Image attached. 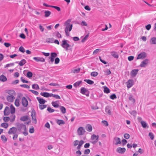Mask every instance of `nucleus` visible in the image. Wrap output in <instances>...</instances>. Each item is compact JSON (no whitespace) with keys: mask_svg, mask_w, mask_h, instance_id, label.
Segmentation results:
<instances>
[{"mask_svg":"<svg viewBox=\"0 0 156 156\" xmlns=\"http://www.w3.org/2000/svg\"><path fill=\"white\" fill-rule=\"evenodd\" d=\"M1 138L3 141H4L5 142H6L7 140V139L4 135H2L1 136Z\"/></svg>","mask_w":156,"mask_h":156,"instance_id":"49","label":"nucleus"},{"mask_svg":"<svg viewBox=\"0 0 156 156\" xmlns=\"http://www.w3.org/2000/svg\"><path fill=\"white\" fill-rule=\"evenodd\" d=\"M149 63V60L148 59H146L141 62L140 66L141 67H146Z\"/></svg>","mask_w":156,"mask_h":156,"instance_id":"13","label":"nucleus"},{"mask_svg":"<svg viewBox=\"0 0 156 156\" xmlns=\"http://www.w3.org/2000/svg\"><path fill=\"white\" fill-rule=\"evenodd\" d=\"M19 51L22 52V53H24L25 52V49L23 47L21 46L19 48Z\"/></svg>","mask_w":156,"mask_h":156,"instance_id":"59","label":"nucleus"},{"mask_svg":"<svg viewBox=\"0 0 156 156\" xmlns=\"http://www.w3.org/2000/svg\"><path fill=\"white\" fill-rule=\"evenodd\" d=\"M39 28L41 32H43L44 30V28L40 24L39 26Z\"/></svg>","mask_w":156,"mask_h":156,"instance_id":"50","label":"nucleus"},{"mask_svg":"<svg viewBox=\"0 0 156 156\" xmlns=\"http://www.w3.org/2000/svg\"><path fill=\"white\" fill-rule=\"evenodd\" d=\"M26 63V61L24 59H23L20 62L19 64L20 66H22Z\"/></svg>","mask_w":156,"mask_h":156,"instance_id":"32","label":"nucleus"},{"mask_svg":"<svg viewBox=\"0 0 156 156\" xmlns=\"http://www.w3.org/2000/svg\"><path fill=\"white\" fill-rule=\"evenodd\" d=\"M27 75L28 77L30 78L33 75V74L31 72H28L27 73Z\"/></svg>","mask_w":156,"mask_h":156,"instance_id":"52","label":"nucleus"},{"mask_svg":"<svg viewBox=\"0 0 156 156\" xmlns=\"http://www.w3.org/2000/svg\"><path fill=\"white\" fill-rule=\"evenodd\" d=\"M138 69H133L131 70L130 72V75L132 77H135L137 75L138 71Z\"/></svg>","mask_w":156,"mask_h":156,"instance_id":"14","label":"nucleus"},{"mask_svg":"<svg viewBox=\"0 0 156 156\" xmlns=\"http://www.w3.org/2000/svg\"><path fill=\"white\" fill-rule=\"evenodd\" d=\"M28 119V118L27 116H23L21 117L20 120L23 121H25L27 120Z\"/></svg>","mask_w":156,"mask_h":156,"instance_id":"42","label":"nucleus"},{"mask_svg":"<svg viewBox=\"0 0 156 156\" xmlns=\"http://www.w3.org/2000/svg\"><path fill=\"white\" fill-rule=\"evenodd\" d=\"M33 59L37 62H43L45 61V59L43 57H34Z\"/></svg>","mask_w":156,"mask_h":156,"instance_id":"15","label":"nucleus"},{"mask_svg":"<svg viewBox=\"0 0 156 156\" xmlns=\"http://www.w3.org/2000/svg\"><path fill=\"white\" fill-rule=\"evenodd\" d=\"M150 42L151 44H156V37L151 38L150 40Z\"/></svg>","mask_w":156,"mask_h":156,"instance_id":"22","label":"nucleus"},{"mask_svg":"<svg viewBox=\"0 0 156 156\" xmlns=\"http://www.w3.org/2000/svg\"><path fill=\"white\" fill-rule=\"evenodd\" d=\"M129 100L131 101V102L133 103L135 102V100L134 98H133V95H130L129 97Z\"/></svg>","mask_w":156,"mask_h":156,"instance_id":"39","label":"nucleus"},{"mask_svg":"<svg viewBox=\"0 0 156 156\" xmlns=\"http://www.w3.org/2000/svg\"><path fill=\"white\" fill-rule=\"evenodd\" d=\"M111 55L114 58H118L119 57V56L118 54L115 51H113L111 53Z\"/></svg>","mask_w":156,"mask_h":156,"instance_id":"27","label":"nucleus"},{"mask_svg":"<svg viewBox=\"0 0 156 156\" xmlns=\"http://www.w3.org/2000/svg\"><path fill=\"white\" fill-rule=\"evenodd\" d=\"M32 88L35 90H38L39 89V87L37 84H34L32 85Z\"/></svg>","mask_w":156,"mask_h":156,"instance_id":"38","label":"nucleus"},{"mask_svg":"<svg viewBox=\"0 0 156 156\" xmlns=\"http://www.w3.org/2000/svg\"><path fill=\"white\" fill-rule=\"evenodd\" d=\"M16 116L14 115H12L11 116H10V121L11 122H13L15 119Z\"/></svg>","mask_w":156,"mask_h":156,"instance_id":"47","label":"nucleus"},{"mask_svg":"<svg viewBox=\"0 0 156 156\" xmlns=\"http://www.w3.org/2000/svg\"><path fill=\"white\" fill-rule=\"evenodd\" d=\"M18 130L20 131H22L23 130L26 129V126L23 124H20L18 126Z\"/></svg>","mask_w":156,"mask_h":156,"instance_id":"17","label":"nucleus"},{"mask_svg":"<svg viewBox=\"0 0 156 156\" xmlns=\"http://www.w3.org/2000/svg\"><path fill=\"white\" fill-rule=\"evenodd\" d=\"M68 41L64 39L62 41L61 45L66 51H67L68 50L72 51L73 46H71L70 45L68 44Z\"/></svg>","mask_w":156,"mask_h":156,"instance_id":"3","label":"nucleus"},{"mask_svg":"<svg viewBox=\"0 0 156 156\" xmlns=\"http://www.w3.org/2000/svg\"><path fill=\"white\" fill-rule=\"evenodd\" d=\"M31 115L32 118V120L34 121L35 123H36L37 121L36 119V113L34 110H33L32 111Z\"/></svg>","mask_w":156,"mask_h":156,"instance_id":"12","label":"nucleus"},{"mask_svg":"<svg viewBox=\"0 0 156 156\" xmlns=\"http://www.w3.org/2000/svg\"><path fill=\"white\" fill-rule=\"evenodd\" d=\"M80 69L79 68L75 69L72 70V72L74 73H77L80 71Z\"/></svg>","mask_w":156,"mask_h":156,"instance_id":"40","label":"nucleus"},{"mask_svg":"<svg viewBox=\"0 0 156 156\" xmlns=\"http://www.w3.org/2000/svg\"><path fill=\"white\" fill-rule=\"evenodd\" d=\"M51 105L55 108H58L59 107V102L58 101L52 102Z\"/></svg>","mask_w":156,"mask_h":156,"instance_id":"23","label":"nucleus"},{"mask_svg":"<svg viewBox=\"0 0 156 156\" xmlns=\"http://www.w3.org/2000/svg\"><path fill=\"white\" fill-rule=\"evenodd\" d=\"M80 92L82 94L86 95L87 97L89 96V91L84 87H82L81 88Z\"/></svg>","mask_w":156,"mask_h":156,"instance_id":"7","label":"nucleus"},{"mask_svg":"<svg viewBox=\"0 0 156 156\" xmlns=\"http://www.w3.org/2000/svg\"><path fill=\"white\" fill-rule=\"evenodd\" d=\"M14 65V63H13L7 64L5 66V68H7L10 66H11Z\"/></svg>","mask_w":156,"mask_h":156,"instance_id":"58","label":"nucleus"},{"mask_svg":"<svg viewBox=\"0 0 156 156\" xmlns=\"http://www.w3.org/2000/svg\"><path fill=\"white\" fill-rule=\"evenodd\" d=\"M105 75H109L111 73V72L109 69H108L105 71Z\"/></svg>","mask_w":156,"mask_h":156,"instance_id":"56","label":"nucleus"},{"mask_svg":"<svg viewBox=\"0 0 156 156\" xmlns=\"http://www.w3.org/2000/svg\"><path fill=\"white\" fill-rule=\"evenodd\" d=\"M99 137L98 135H96L94 134L92 135L91 136V140L93 141L91 142V143L94 144H96L98 141Z\"/></svg>","mask_w":156,"mask_h":156,"instance_id":"6","label":"nucleus"},{"mask_svg":"<svg viewBox=\"0 0 156 156\" xmlns=\"http://www.w3.org/2000/svg\"><path fill=\"white\" fill-rule=\"evenodd\" d=\"M101 122L106 126H108V124L106 121L103 120Z\"/></svg>","mask_w":156,"mask_h":156,"instance_id":"61","label":"nucleus"},{"mask_svg":"<svg viewBox=\"0 0 156 156\" xmlns=\"http://www.w3.org/2000/svg\"><path fill=\"white\" fill-rule=\"evenodd\" d=\"M127 87L129 88L131 87L134 84L133 80L132 79L129 80L126 82Z\"/></svg>","mask_w":156,"mask_h":156,"instance_id":"16","label":"nucleus"},{"mask_svg":"<svg viewBox=\"0 0 156 156\" xmlns=\"http://www.w3.org/2000/svg\"><path fill=\"white\" fill-rule=\"evenodd\" d=\"M105 112L109 115H110L111 114V112L110 110V107L109 106H107L105 108Z\"/></svg>","mask_w":156,"mask_h":156,"instance_id":"24","label":"nucleus"},{"mask_svg":"<svg viewBox=\"0 0 156 156\" xmlns=\"http://www.w3.org/2000/svg\"><path fill=\"white\" fill-rule=\"evenodd\" d=\"M1 126L2 127L5 128H8V124L7 123H2L1 124Z\"/></svg>","mask_w":156,"mask_h":156,"instance_id":"46","label":"nucleus"},{"mask_svg":"<svg viewBox=\"0 0 156 156\" xmlns=\"http://www.w3.org/2000/svg\"><path fill=\"white\" fill-rule=\"evenodd\" d=\"M37 99L40 104H44L47 102L44 99L39 97H37Z\"/></svg>","mask_w":156,"mask_h":156,"instance_id":"19","label":"nucleus"},{"mask_svg":"<svg viewBox=\"0 0 156 156\" xmlns=\"http://www.w3.org/2000/svg\"><path fill=\"white\" fill-rule=\"evenodd\" d=\"M114 139V142H115V144L117 145L121 144V140L119 138L115 137Z\"/></svg>","mask_w":156,"mask_h":156,"instance_id":"20","label":"nucleus"},{"mask_svg":"<svg viewBox=\"0 0 156 156\" xmlns=\"http://www.w3.org/2000/svg\"><path fill=\"white\" fill-rule=\"evenodd\" d=\"M82 82L81 81H77L75 83H74L73 86L75 87H78L80 86V84H81Z\"/></svg>","mask_w":156,"mask_h":156,"instance_id":"31","label":"nucleus"},{"mask_svg":"<svg viewBox=\"0 0 156 156\" xmlns=\"http://www.w3.org/2000/svg\"><path fill=\"white\" fill-rule=\"evenodd\" d=\"M59 107L61 112L63 114H65L66 113V108L64 106H60Z\"/></svg>","mask_w":156,"mask_h":156,"instance_id":"29","label":"nucleus"},{"mask_svg":"<svg viewBox=\"0 0 156 156\" xmlns=\"http://www.w3.org/2000/svg\"><path fill=\"white\" fill-rule=\"evenodd\" d=\"M57 123L59 125L61 124H64L65 123V122L62 120H57L56 121Z\"/></svg>","mask_w":156,"mask_h":156,"instance_id":"33","label":"nucleus"},{"mask_svg":"<svg viewBox=\"0 0 156 156\" xmlns=\"http://www.w3.org/2000/svg\"><path fill=\"white\" fill-rule=\"evenodd\" d=\"M49 85L50 86H57V87H59V85L57 83H51L49 84Z\"/></svg>","mask_w":156,"mask_h":156,"instance_id":"57","label":"nucleus"},{"mask_svg":"<svg viewBox=\"0 0 156 156\" xmlns=\"http://www.w3.org/2000/svg\"><path fill=\"white\" fill-rule=\"evenodd\" d=\"M98 73L97 72H93L90 73V75L92 76L95 77L98 75Z\"/></svg>","mask_w":156,"mask_h":156,"instance_id":"44","label":"nucleus"},{"mask_svg":"<svg viewBox=\"0 0 156 156\" xmlns=\"http://www.w3.org/2000/svg\"><path fill=\"white\" fill-rule=\"evenodd\" d=\"M84 81L86 82L87 83L90 84H92L94 83L93 81L90 80H84Z\"/></svg>","mask_w":156,"mask_h":156,"instance_id":"36","label":"nucleus"},{"mask_svg":"<svg viewBox=\"0 0 156 156\" xmlns=\"http://www.w3.org/2000/svg\"><path fill=\"white\" fill-rule=\"evenodd\" d=\"M46 41L49 43H52L54 42V39L53 38H48L46 40Z\"/></svg>","mask_w":156,"mask_h":156,"instance_id":"48","label":"nucleus"},{"mask_svg":"<svg viewBox=\"0 0 156 156\" xmlns=\"http://www.w3.org/2000/svg\"><path fill=\"white\" fill-rule=\"evenodd\" d=\"M17 131V129L16 128L13 127L10 128L8 132V133L9 134H15Z\"/></svg>","mask_w":156,"mask_h":156,"instance_id":"11","label":"nucleus"},{"mask_svg":"<svg viewBox=\"0 0 156 156\" xmlns=\"http://www.w3.org/2000/svg\"><path fill=\"white\" fill-rule=\"evenodd\" d=\"M104 92L106 93H108L110 92V90L106 86L104 87Z\"/></svg>","mask_w":156,"mask_h":156,"instance_id":"37","label":"nucleus"},{"mask_svg":"<svg viewBox=\"0 0 156 156\" xmlns=\"http://www.w3.org/2000/svg\"><path fill=\"white\" fill-rule=\"evenodd\" d=\"M124 137L125 138L128 139L129 138L130 136L128 134L126 133L124 134Z\"/></svg>","mask_w":156,"mask_h":156,"instance_id":"60","label":"nucleus"},{"mask_svg":"<svg viewBox=\"0 0 156 156\" xmlns=\"http://www.w3.org/2000/svg\"><path fill=\"white\" fill-rule=\"evenodd\" d=\"M110 98L114 100L116 99L117 98V97L115 94H113L110 96Z\"/></svg>","mask_w":156,"mask_h":156,"instance_id":"53","label":"nucleus"},{"mask_svg":"<svg viewBox=\"0 0 156 156\" xmlns=\"http://www.w3.org/2000/svg\"><path fill=\"white\" fill-rule=\"evenodd\" d=\"M7 78L6 77L3 75L0 76V80L3 82H5L7 81Z\"/></svg>","mask_w":156,"mask_h":156,"instance_id":"26","label":"nucleus"},{"mask_svg":"<svg viewBox=\"0 0 156 156\" xmlns=\"http://www.w3.org/2000/svg\"><path fill=\"white\" fill-rule=\"evenodd\" d=\"M90 151L89 149H87L85 150L84 154H88L90 153Z\"/></svg>","mask_w":156,"mask_h":156,"instance_id":"64","label":"nucleus"},{"mask_svg":"<svg viewBox=\"0 0 156 156\" xmlns=\"http://www.w3.org/2000/svg\"><path fill=\"white\" fill-rule=\"evenodd\" d=\"M3 119L5 122H7L10 120V118L9 117H5L3 118Z\"/></svg>","mask_w":156,"mask_h":156,"instance_id":"54","label":"nucleus"},{"mask_svg":"<svg viewBox=\"0 0 156 156\" xmlns=\"http://www.w3.org/2000/svg\"><path fill=\"white\" fill-rule=\"evenodd\" d=\"M86 132V130L84 127L80 126L79 127L77 130V133L78 135L82 136Z\"/></svg>","mask_w":156,"mask_h":156,"instance_id":"5","label":"nucleus"},{"mask_svg":"<svg viewBox=\"0 0 156 156\" xmlns=\"http://www.w3.org/2000/svg\"><path fill=\"white\" fill-rule=\"evenodd\" d=\"M141 124L142 125V126L144 128H145L147 127V124L146 122L144 121H141Z\"/></svg>","mask_w":156,"mask_h":156,"instance_id":"45","label":"nucleus"},{"mask_svg":"<svg viewBox=\"0 0 156 156\" xmlns=\"http://www.w3.org/2000/svg\"><path fill=\"white\" fill-rule=\"evenodd\" d=\"M39 108L43 110L44 109L46 108L47 105H44L43 104L39 105Z\"/></svg>","mask_w":156,"mask_h":156,"instance_id":"41","label":"nucleus"},{"mask_svg":"<svg viewBox=\"0 0 156 156\" xmlns=\"http://www.w3.org/2000/svg\"><path fill=\"white\" fill-rule=\"evenodd\" d=\"M41 95L44 97L48 98L49 97V93L46 92H41L40 94Z\"/></svg>","mask_w":156,"mask_h":156,"instance_id":"30","label":"nucleus"},{"mask_svg":"<svg viewBox=\"0 0 156 156\" xmlns=\"http://www.w3.org/2000/svg\"><path fill=\"white\" fill-rule=\"evenodd\" d=\"M15 105L16 107H19L20 105V100L19 99H16L15 101Z\"/></svg>","mask_w":156,"mask_h":156,"instance_id":"34","label":"nucleus"},{"mask_svg":"<svg viewBox=\"0 0 156 156\" xmlns=\"http://www.w3.org/2000/svg\"><path fill=\"white\" fill-rule=\"evenodd\" d=\"M149 135L150 137L151 140H153L154 138V136L153 134L152 133H149Z\"/></svg>","mask_w":156,"mask_h":156,"instance_id":"62","label":"nucleus"},{"mask_svg":"<svg viewBox=\"0 0 156 156\" xmlns=\"http://www.w3.org/2000/svg\"><path fill=\"white\" fill-rule=\"evenodd\" d=\"M10 112L12 114H14L15 112V108L12 105L10 106Z\"/></svg>","mask_w":156,"mask_h":156,"instance_id":"28","label":"nucleus"},{"mask_svg":"<svg viewBox=\"0 0 156 156\" xmlns=\"http://www.w3.org/2000/svg\"><path fill=\"white\" fill-rule=\"evenodd\" d=\"M87 130L89 132H91L92 130V126L89 124H87L86 127Z\"/></svg>","mask_w":156,"mask_h":156,"instance_id":"25","label":"nucleus"},{"mask_svg":"<svg viewBox=\"0 0 156 156\" xmlns=\"http://www.w3.org/2000/svg\"><path fill=\"white\" fill-rule=\"evenodd\" d=\"M126 151L124 148L118 147L117 149V151L120 153H123Z\"/></svg>","mask_w":156,"mask_h":156,"instance_id":"21","label":"nucleus"},{"mask_svg":"<svg viewBox=\"0 0 156 156\" xmlns=\"http://www.w3.org/2000/svg\"><path fill=\"white\" fill-rule=\"evenodd\" d=\"M57 56V54L55 52H52L51 53V56L49 58V59H50V61L49 62V63L51 62L52 63L54 61V59L55 57Z\"/></svg>","mask_w":156,"mask_h":156,"instance_id":"9","label":"nucleus"},{"mask_svg":"<svg viewBox=\"0 0 156 156\" xmlns=\"http://www.w3.org/2000/svg\"><path fill=\"white\" fill-rule=\"evenodd\" d=\"M151 27V24H149L145 26V28L148 30H149Z\"/></svg>","mask_w":156,"mask_h":156,"instance_id":"63","label":"nucleus"},{"mask_svg":"<svg viewBox=\"0 0 156 156\" xmlns=\"http://www.w3.org/2000/svg\"><path fill=\"white\" fill-rule=\"evenodd\" d=\"M147 56L146 53L144 52H142L139 54L137 57V59H144Z\"/></svg>","mask_w":156,"mask_h":156,"instance_id":"10","label":"nucleus"},{"mask_svg":"<svg viewBox=\"0 0 156 156\" xmlns=\"http://www.w3.org/2000/svg\"><path fill=\"white\" fill-rule=\"evenodd\" d=\"M10 113L9 107L7 106L4 109V115H8Z\"/></svg>","mask_w":156,"mask_h":156,"instance_id":"18","label":"nucleus"},{"mask_svg":"<svg viewBox=\"0 0 156 156\" xmlns=\"http://www.w3.org/2000/svg\"><path fill=\"white\" fill-rule=\"evenodd\" d=\"M44 13L45 14L44 16L45 17H48L51 14V12H50V11H48V10L45 11L44 12Z\"/></svg>","mask_w":156,"mask_h":156,"instance_id":"35","label":"nucleus"},{"mask_svg":"<svg viewBox=\"0 0 156 156\" xmlns=\"http://www.w3.org/2000/svg\"><path fill=\"white\" fill-rule=\"evenodd\" d=\"M71 21V20L69 19L64 23V25L65 26V31L66 35L67 36L69 35V32L72 29L73 24H70Z\"/></svg>","mask_w":156,"mask_h":156,"instance_id":"2","label":"nucleus"},{"mask_svg":"<svg viewBox=\"0 0 156 156\" xmlns=\"http://www.w3.org/2000/svg\"><path fill=\"white\" fill-rule=\"evenodd\" d=\"M84 143V142L83 140H81L80 141L78 140H76L73 142V146L74 147L78 145L77 148L78 150H80Z\"/></svg>","mask_w":156,"mask_h":156,"instance_id":"4","label":"nucleus"},{"mask_svg":"<svg viewBox=\"0 0 156 156\" xmlns=\"http://www.w3.org/2000/svg\"><path fill=\"white\" fill-rule=\"evenodd\" d=\"M89 33L87 34L86 35V36L84 37V38L82 39L81 40V42L83 43L86 41L87 39V38L89 36Z\"/></svg>","mask_w":156,"mask_h":156,"instance_id":"43","label":"nucleus"},{"mask_svg":"<svg viewBox=\"0 0 156 156\" xmlns=\"http://www.w3.org/2000/svg\"><path fill=\"white\" fill-rule=\"evenodd\" d=\"M47 110L50 113H52L55 111L54 109L51 108L50 107H48Z\"/></svg>","mask_w":156,"mask_h":156,"instance_id":"51","label":"nucleus"},{"mask_svg":"<svg viewBox=\"0 0 156 156\" xmlns=\"http://www.w3.org/2000/svg\"><path fill=\"white\" fill-rule=\"evenodd\" d=\"M100 49H97L95 50L93 52V55H96L100 51Z\"/></svg>","mask_w":156,"mask_h":156,"instance_id":"55","label":"nucleus"},{"mask_svg":"<svg viewBox=\"0 0 156 156\" xmlns=\"http://www.w3.org/2000/svg\"><path fill=\"white\" fill-rule=\"evenodd\" d=\"M22 105L24 107H26L28 105V101L27 99L24 97H23L22 98L21 101Z\"/></svg>","mask_w":156,"mask_h":156,"instance_id":"8","label":"nucleus"},{"mask_svg":"<svg viewBox=\"0 0 156 156\" xmlns=\"http://www.w3.org/2000/svg\"><path fill=\"white\" fill-rule=\"evenodd\" d=\"M6 93L9 94L6 96L7 101L9 102H13L15 98V96L16 95L15 91L12 90H6Z\"/></svg>","mask_w":156,"mask_h":156,"instance_id":"1","label":"nucleus"}]
</instances>
